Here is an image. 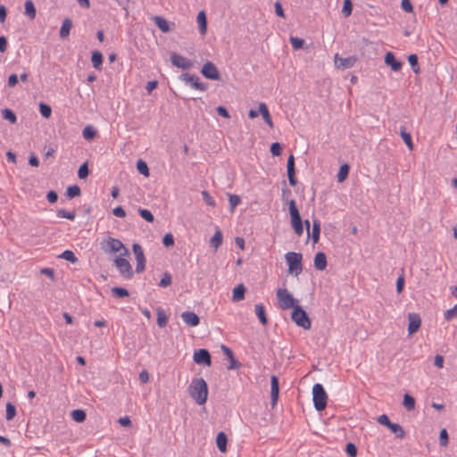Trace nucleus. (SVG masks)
<instances>
[{"instance_id": "nucleus-63", "label": "nucleus", "mask_w": 457, "mask_h": 457, "mask_svg": "<svg viewBox=\"0 0 457 457\" xmlns=\"http://www.w3.org/2000/svg\"><path fill=\"white\" fill-rule=\"evenodd\" d=\"M112 213L114 216L119 218H124L126 216V212L121 206H117L112 210Z\"/></svg>"}, {"instance_id": "nucleus-34", "label": "nucleus", "mask_w": 457, "mask_h": 457, "mask_svg": "<svg viewBox=\"0 0 457 457\" xmlns=\"http://www.w3.org/2000/svg\"><path fill=\"white\" fill-rule=\"evenodd\" d=\"M350 167L347 163H345L340 166L339 171L337 173V181L343 182L346 179L349 173Z\"/></svg>"}, {"instance_id": "nucleus-48", "label": "nucleus", "mask_w": 457, "mask_h": 457, "mask_svg": "<svg viewBox=\"0 0 457 457\" xmlns=\"http://www.w3.org/2000/svg\"><path fill=\"white\" fill-rule=\"evenodd\" d=\"M172 278L169 272H165L159 282V287H167L171 285Z\"/></svg>"}, {"instance_id": "nucleus-44", "label": "nucleus", "mask_w": 457, "mask_h": 457, "mask_svg": "<svg viewBox=\"0 0 457 457\" xmlns=\"http://www.w3.org/2000/svg\"><path fill=\"white\" fill-rule=\"evenodd\" d=\"M408 62H409L410 65L411 66L413 71L415 73H419L420 66H419V62H418V56L414 54H410L408 57Z\"/></svg>"}, {"instance_id": "nucleus-46", "label": "nucleus", "mask_w": 457, "mask_h": 457, "mask_svg": "<svg viewBox=\"0 0 457 457\" xmlns=\"http://www.w3.org/2000/svg\"><path fill=\"white\" fill-rule=\"evenodd\" d=\"M57 216L59 218L68 219L70 220H73L75 219L76 213L75 212H67L64 209H60L57 211Z\"/></svg>"}, {"instance_id": "nucleus-42", "label": "nucleus", "mask_w": 457, "mask_h": 457, "mask_svg": "<svg viewBox=\"0 0 457 457\" xmlns=\"http://www.w3.org/2000/svg\"><path fill=\"white\" fill-rule=\"evenodd\" d=\"M39 112H40V114L44 118L48 119V118H50V116L52 114V108L50 105H48L46 104L40 103L39 104Z\"/></svg>"}, {"instance_id": "nucleus-7", "label": "nucleus", "mask_w": 457, "mask_h": 457, "mask_svg": "<svg viewBox=\"0 0 457 457\" xmlns=\"http://www.w3.org/2000/svg\"><path fill=\"white\" fill-rule=\"evenodd\" d=\"M102 248L105 252L111 253H118L123 251V253H120L121 255L129 253L128 249L124 246L122 242L113 237H109L108 240L106 241V245H103Z\"/></svg>"}, {"instance_id": "nucleus-30", "label": "nucleus", "mask_w": 457, "mask_h": 457, "mask_svg": "<svg viewBox=\"0 0 457 457\" xmlns=\"http://www.w3.org/2000/svg\"><path fill=\"white\" fill-rule=\"evenodd\" d=\"M222 232L220 229H217L210 240L211 245L215 249H218L222 244Z\"/></svg>"}, {"instance_id": "nucleus-33", "label": "nucleus", "mask_w": 457, "mask_h": 457, "mask_svg": "<svg viewBox=\"0 0 457 457\" xmlns=\"http://www.w3.org/2000/svg\"><path fill=\"white\" fill-rule=\"evenodd\" d=\"M2 116L4 120H9L12 124H15L17 122L16 114L11 109H3Z\"/></svg>"}, {"instance_id": "nucleus-32", "label": "nucleus", "mask_w": 457, "mask_h": 457, "mask_svg": "<svg viewBox=\"0 0 457 457\" xmlns=\"http://www.w3.org/2000/svg\"><path fill=\"white\" fill-rule=\"evenodd\" d=\"M403 405L407 411H412L415 408V399L409 394L403 395Z\"/></svg>"}, {"instance_id": "nucleus-22", "label": "nucleus", "mask_w": 457, "mask_h": 457, "mask_svg": "<svg viewBox=\"0 0 457 457\" xmlns=\"http://www.w3.org/2000/svg\"><path fill=\"white\" fill-rule=\"evenodd\" d=\"M72 27V21L71 19L66 18L63 20L61 29H60V37L65 39L70 35V30Z\"/></svg>"}, {"instance_id": "nucleus-6", "label": "nucleus", "mask_w": 457, "mask_h": 457, "mask_svg": "<svg viewBox=\"0 0 457 457\" xmlns=\"http://www.w3.org/2000/svg\"><path fill=\"white\" fill-rule=\"evenodd\" d=\"M278 306L282 310H287L296 306L295 299L286 288H278L276 292Z\"/></svg>"}, {"instance_id": "nucleus-35", "label": "nucleus", "mask_w": 457, "mask_h": 457, "mask_svg": "<svg viewBox=\"0 0 457 457\" xmlns=\"http://www.w3.org/2000/svg\"><path fill=\"white\" fill-rule=\"evenodd\" d=\"M71 418L76 422L81 423L86 420L87 414H86L85 411L77 409V410H74L71 411Z\"/></svg>"}, {"instance_id": "nucleus-26", "label": "nucleus", "mask_w": 457, "mask_h": 457, "mask_svg": "<svg viewBox=\"0 0 457 457\" xmlns=\"http://www.w3.org/2000/svg\"><path fill=\"white\" fill-rule=\"evenodd\" d=\"M227 443H228V438H227L226 434L224 432H220L216 437V445H217L218 449L221 453H226Z\"/></svg>"}, {"instance_id": "nucleus-20", "label": "nucleus", "mask_w": 457, "mask_h": 457, "mask_svg": "<svg viewBox=\"0 0 457 457\" xmlns=\"http://www.w3.org/2000/svg\"><path fill=\"white\" fill-rule=\"evenodd\" d=\"M327 257L324 253L319 252L314 257V266L318 270H324L327 267Z\"/></svg>"}, {"instance_id": "nucleus-62", "label": "nucleus", "mask_w": 457, "mask_h": 457, "mask_svg": "<svg viewBox=\"0 0 457 457\" xmlns=\"http://www.w3.org/2000/svg\"><path fill=\"white\" fill-rule=\"evenodd\" d=\"M229 359V365L228 367V370H236V369H238L241 367V363L239 361H237L235 358H234V355L231 356Z\"/></svg>"}, {"instance_id": "nucleus-5", "label": "nucleus", "mask_w": 457, "mask_h": 457, "mask_svg": "<svg viewBox=\"0 0 457 457\" xmlns=\"http://www.w3.org/2000/svg\"><path fill=\"white\" fill-rule=\"evenodd\" d=\"M286 261L288 264V271L295 276H298L303 271V255L299 253L288 252L285 255Z\"/></svg>"}, {"instance_id": "nucleus-17", "label": "nucleus", "mask_w": 457, "mask_h": 457, "mask_svg": "<svg viewBox=\"0 0 457 457\" xmlns=\"http://www.w3.org/2000/svg\"><path fill=\"white\" fill-rule=\"evenodd\" d=\"M270 401L272 407H274L278 402L279 394V382L278 378L275 375L271 376L270 378Z\"/></svg>"}, {"instance_id": "nucleus-55", "label": "nucleus", "mask_w": 457, "mask_h": 457, "mask_svg": "<svg viewBox=\"0 0 457 457\" xmlns=\"http://www.w3.org/2000/svg\"><path fill=\"white\" fill-rule=\"evenodd\" d=\"M282 146L278 142H274L270 145V153L274 156H279L281 154Z\"/></svg>"}, {"instance_id": "nucleus-8", "label": "nucleus", "mask_w": 457, "mask_h": 457, "mask_svg": "<svg viewBox=\"0 0 457 457\" xmlns=\"http://www.w3.org/2000/svg\"><path fill=\"white\" fill-rule=\"evenodd\" d=\"M132 250L137 261L136 272L141 273L145 269V257L144 254V250L142 246L137 243L133 244Z\"/></svg>"}, {"instance_id": "nucleus-31", "label": "nucleus", "mask_w": 457, "mask_h": 457, "mask_svg": "<svg viewBox=\"0 0 457 457\" xmlns=\"http://www.w3.org/2000/svg\"><path fill=\"white\" fill-rule=\"evenodd\" d=\"M93 67L99 70L103 63V54L98 51H94L91 56Z\"/></svg>"}, {"instance_id": "nucleus-52", "label": "nucleus", "mask_w": 457, "mask_h": 457, "mask_svg": "<svg viewBox=\"0 0 457 457\" xmlns=\"http://www.w3.org/2000/svg\"><path fill=\"white\" fill-rule=\"evenodd\" d=\"M290 43L295 50H298L303 46L304 40L300 37H291Z\"/></svg>"}, {"instance_id": "nucleus-59", "label": "nucleus", "mask_w": 457, "mask_h": 457, "mask_svg": "<svg viewBox=\"0 0 457 457\" xmlns=\"http://www.w3.org/2000/svg\"><path fill=\"white\" fill-rule=\"evenodd\" d=\"M290 195H291V190L289 188H287V187L286 186V183L284 182V187H282V201L288 204V201L291 200V199H289Z\"/></svg>"}, {"instance_id": "nucleus-25", "label": "nucleus", "mask_w": 457, "mask_h": 457, "mask_svg": "<svg viewBox=\"0 0 457 457\" xmlns=\"http://www.w3.org/2000/svg\"><path fill=\"white\" fill-rule=\"evenodd\" d=\"M197 22L201 35H205L207 31V18L204 11L198 12Z\"/></svg>"}, {"instance_id": "nucleus-49", "label": "nucleus", "mask_w": 457, "mask_h": 457, "mask_svg": "<svg viewBox=\"0 0 457 457\" xmlns=\"http://www.w3.org/2000/svg\"><path fill=\"white\" fill-rule=\"evenodd\" d=\"M352 11H353V3H352V1L351 0H344L342 13L345 17H348V16L351 15Z\"/></svg>"}, {"instance_id": "nucleus-43", "label": "nucleus", "mask_w": 457, "mask_h": 457, "mask_svg": "<svg viewBox=\"0 0 457 457\" xmlns=\"http://www.w3.org/2000/svg\"><path fill=\"white\" fill-rule=\"evenodd\" d=\"M168 323V317L165 315L162 310L158 309L157 311V324L161 328H164Z\"/></svg>"}, {"instance_id": "nucleus-40", "label": "nucleus", "mask_w": 457, "mask_h": 457, "mask_svg": "<svg viewBox=\"0 0 457 457\" xmlns=\"http://www.w3.org/2000/svg\"><path fill=\"white\" fill-rule=\"evenodd\" d=\"M137 169L138 172L140 174L144 175L145 177H148L150 174L149 168H148L146 162L143 160L137 161Z\"/></svg>"}, {"instance_id": "nucleus-13", "label": "nucleus", "mask_w": 457, "mask_h": 457, "mask_svg": "<svg viewBox=\"0 0 457 457\" xmlns=\"http://www.w3.org/2000/svg\"><path fill=\"white\" fill-rule=\"evenodd\" d=\"M180 79L184 80L186 83H189L193 88L200 90V91H205L206 86L204 83H201L199 81V78L195 75H192L189 73H183L180 75Z\"/></svg>"}, {"instance_id": "nucleus-41", "label": "nucleus", "mask_w": 457, "mask_h": 457, "mask_svg": "<svg viewBox=\"0 0 457 457\" xmlns=\"http://www.w3.org/2000/svg\"><path fill=\"white\" fill-rule=\"evenodd\" d=\"M59 257L62 258L66 261H69L71 263H75L78 262V258L75 256L74 253L71 250H65L59 255Z\"/></svg>"}, {"instance_id": "nucleus-3", "label": "nucleus", "mask_w": 457, "mask_h": 457, "mask_svg": "<svg viewBox=\"0 0 457 457\" xmlns=\"http://www.w3.org/2000/svg\"><path fill=\"white\" fill-rule=\"evenodd\" d=\"M312 400L317 411H323L327 406L328 395L321 384H315L312 387Z\"/></svg>"}, {"instance_id": "nucleus-58", "label": "nucleus", "mask_w": 457, "mask_h": 457, "mask_svg": "<svg viewBox=\"0 0 457 457\" xmlns=\"http://www.w3.org/2000/svg\"><path fill=\"white\" fill-rule=\"evenodd\" d=\"M162 244L166 247L172 246L174 245V237H173L172 234H170V233L165 234L162 238Z\"/></svg>"}, {"instance_id": "nucleus-47", "label": "nucleus", "mask_w": 457, "mask_h": 457, "mask_svg": "<svg viewBox=\"0 0 457 457\" xmlns=\"http://www.w3.org/2000/svg\"><path fill=\"white\" fill-rule=\"evenodd\" d=\"M88 174H89V170H88L87 162H84L79 168L78 176L80 179H85L87 178Z\"/></svg>"}, {"instance_id": "nucleus-28", "label": "nucleus", "mask_w": 457, "mask_h": 457, "mask_svg": "<svg viewBox=\"0 0 457 457\" xmlns=\"http://www.w3.org/2000/svg\"><path fill=\"white\" fill-rule=\"evenodd\" d=\"M25 15H27L30 20L35 19L37 11L36 7L31 0H27L25 2Z\"/></svg>"}, {"instance_id": "nucleus-37", "label": "nucleus", "mask_w": 457, "mask_h": 457, "mask_svg": "<svg viewBox=\"0 0 457 457\" xmlns=\"http://www.w3.org/2000/svg\"><path fill=\"white\" fill-rule=\"evenodd\" d=\"M112 295L118 298H124L129 295V291L126 288L114 287L111 289Z\"/></svg>"}, {"instance_id": "nucleus-4", "label": "nucleus", "mask_w": 457, "mask_h": 457, "mask_svg": "<svg viewBox=\"0 0 457 457\" xmlns=\"http://www.w3.org/2000/svg\"><path fill=\"white\" fill-rule=\"evenodd\" d=\"M291 319L298 327L304 329H310L312 327V322L308 314L303 307L298 304L294 307L291 313Z\"/></svg>"}, {"instance_id": "nucleus-1", "label": "nucleus", "mask_w": 457, "mask_h": 457, "mask_svg": "<svg viewBox=\"0 0 457 457\" xmlns=\"http://www.w3.org/2000/svg\"><path fill=\"white\" fill-rule=\"evenodd\" d=\"M189 395L198 404L203 405L208 398V386L203 378H194L187 388Z\"/></svg>"}, {"instance_id": "nucleus-51", "label": "nucleus", "mask_w": 457, "mask_h": 457, "mask_svg": "<svg viewBox=\"0 0 457 457\" xmlns=\"http://www.w3.org/2000/svg\"><path fill=\"white\" fill-rule=\"evenodd\" d=\"M15 415H16L15 406L12 403H8L6 404V420H11L15 417Z\"/></svg>"}, {"instance_id": "nucleus-12", "label": "nucleus", "mask_w": 457, "mask_h": 457, "mask_svg": "<svg viewBox=\"0 0 457 457\" xmlns=\"http://www.w3.org/2000/svg\"><path fill=\"white\" fill-rule=\"evenodd\" d=\"M202 74L209 79L219 80L220 79V71L217 67L211 62H207L204 64L202 70Z\"/></svg>"}, {"instance_id": "nucleus-50", "label": "nucleus", "mask_w": 457, "mask_h": 457, "mask_svg": "<svg viewBox=\"0 0 457 457\" xmlns=\"http://www.w3.org/2000/svg\"><path fill=\"white\" fill-rule=\"evenodd\" d=\"M138 212L140 214V216L146 221L148 222H153L154 220V217L153 215V213L149 211V210H146V209H139L138 210Z\"/></svg>"}, {"instance_id": "nucleus-57", "label": "nucleus", "mask_w": 457, "mask_h": 457, "mask_svg": "<svg viewBox=\"0 0 457 457\" xmlns=\"http://www.w3.org/2000/svg\"><path fill=\"white\" fill-rule=\"evenodd\" d=\"M202 195H203V198L207 205L212 206V207L215 206L214 199L210 195V194L207 191H205V190L202 191Z\"/></svg>"}, {"instance_id": "nucleus-56", "label": "nucleus", "mask_w": 457, "mask_h": 457, "mask_svg": "<svg viewBox=\"0 0 457 457\" xmlns=\"http://www.w3.org/2000/svg\"><path fill=\"white\" fill-rule=\"evenodd\" d=\"M455 317H457V303L452 309H449L445 312V318L446 320H451Z\"/></svg>"}, {"instance_id": "nucleus-39", "label": "nucleus", "mask_w": 457, "mask_h": 457, "mask_svg": "<svg viewBox=\"0 0 457 457\" xmlns=\"http://www.w3.org/2000/svg\"><path fill=\"white\" fill-rule=\"evenodd\" d=\"M82 135L86 140H91L96 137V130L92 126H87L84 128Z\"/></svg>"}, {"instance_id": "nucleus-18", "label": "nucleus", "mask_w": 457, "mask_h": 457, "mask_svg": "<svg viewBox=\"0 0 457 457\" xmlns=\"http://www.w3.org/2000/svg\"><path fill=\"white\" fill-rule=\"evenodd\" d=\"M181 318L183 321L190 327H196L200 323L199 317L193 312L187 311L182 312Z\"/></svg>"}, {"instance_id": "nucleus-53", "label": "nucleus", "mask_w": 457, "mask_h": 457, "mask_svg": "<svg viewBox=\"0 0 457 457\" xmlns=\"http://www.w3.org/2000/svg\"><path fill=\"white\" fill-rule=\"evenodd\" d=\"M228 201L231 212H233L235 208L239 204L241 199L237 195H229Z\"/></svg>"}, {"instance_id": "nucleus-27", "label": "nucleus", "mask_w": 457, "mask_h": 457, "mask_svg": "<svg viewBox=\"0 0 457 457\" xmlns=\"http://www.w3.org/2000/svg\"><path fill=\"white\" fill-rule=\"evenodd\" d=\"M320 233V220L317 219H314L312 220V241L314 244L319 242Z\"/></svg>"}, {"instance_id": "nucleus-29", "label": "nucleus", "mask_w": 457, "mask_h": 457, "mask_svg": "<svg viewBox=\"0 0 457 457\" xmlns=\"http://www.w3.org/2000/svg\"><path fill=\"white\" fill-rule=\"evenodd\" d=\"M388 429H390V431L394 433L397 438L402 439L405 436V431L403 430V427L397 423L392 422Z\"/></svg>"}, {"instance_id": "nucleus-36", "label": "nucleus", "mask_w": 457, "mask_h": 457, "mask_svg": "<svg viewBox=\"0 0 457 457\" xmlns=\"http://www.w3.org/2000/svg\"><path fill=\"white\" fill-rule=\"evenodd\" d=\"M80 194H81V190H80L79 187L77 185L71 186L66 190V195L70 199L79 196Z\"/></svg>"}, {"instance_id": "nucleus-61", "label": "nucleus", "mask_w": 457, "mask_h": 457, "mask_svg": "<svg viewBox=\"0 0 457 457\" xmlns=\"http://www.w3.org/2000/svg\"><path fill=\"white\" fill-rule=\"evenodd\" d=\"M378 422L381 425L386 426L387 428L391 425V421L389 420V418L386 414H382L378 418Z\"/></svg>"}, {"instance_id": "nucleus-45", "label": "nucleus", "mask_w": 457, "mask_h": 457, "mask_svg": "<svg viewBox=\"0 0 457 457\" xmlns=\"http://www.w3.org/2000/svg\"><path fill=\"white\" fill-rule=\"evenodd\" d=\"M439 442L440 445L443 447H445L448 445L449 443V436L448 432L445 428H442L439 433Z\"/></svg>"}, {"instance_id": "nucleus-9", "label": "nucleus", "mask_w": 457, "mask_h": 457, "mask_svg": "<svg viewBox=\"0 0 457 457\" xmlns=\"http://www.w3.org/2000/svg\"><path fill=\"white\" fill-rule=\"evenodd\" d=\"M114 263L122 277L130 278L133 276L132 267L127 259L117 257Z\"/></svg>"}, {"instance_id": "nucleus-14", "label": "nucleus", "mask_w": 457, "mask_h": 457, "mask_svg": "<svg viewBox=\"0 0 457 457\" xmlns=\"http://www.w3.org/2000/svg\"><path fill=\"white\" fill-rule=\"evenodd\" d=\"M335 65L337 68L341 70H346L352 68L357 62L355 56H348L345 58L339 57L338 54L335 55Z\"/></svg>"}, {"instance_id": "nucleus-2", "label": "nucleus", "mask_w": 457, "mask_h": 457, "mask_svg": "<svg viewBox=\"0 0 457 457\" xmlns=\"http://www.w3.org/2000/svg\"><path fill=\"white\" fill-rule=\"evenodd\" d=\"M288 209H289V214H290V218H291L292 227L295 230V233L300 237L303 233V221L301 219L299 210L296 206V203L295 200L288 201Z\"/></svg>"}, {"instance_id": "nucleus-38", "label": "nucleus", "mask_w": 457, "mask_h": 457, "mask_svg": "<svg viewBox=\"0 0 457 457\" xmlns=\"http://www.w3.org/2000/svg\"><path fill=\"white\" fill-rule=\"evenodd\" d=\"M401 137L410 150L413 149L411 134L406 132L405 128H401Z\"/></svg>"}, {"instance_id": "nucleus-24", "label": "nucleus", "mask_w": 457, "mask_h": 457, "mask_svg": "<svg viewBox=\"0 0 457 457\" xmlns=\"http://www.w3.org/2000/svg\"><path fill=\"white\" fill-rule=\"evenodd\" d=\"M245 287L243 284H239L233 289L232 301L239 302L245 298Z\"/></svg>"}, {"instance_id": "nucleus-16", "label": "nucleus", "mask_w": 457, "mask_h": 457, "mask_svg": "<svg viewBox=\"0 0 457 457\" xmlns=\"http://www.w3.org/2000/svg\"><path fill=\"white\" fill-rule=\"evenodd\" d=\"M408 320V333L409 335H412L419 330L421 324V319L417 313H409Z\"/></svg>"}, {"instance_id": "nucleus-11", "label": "nucleus", "mask_w": 457, "mask_h": 457, "mask_svg": "<svg viewBox=\"0 0 457 457\" xmlns=\"http://www.w3.org/2000/svg\"><path fill=\"white\" fill-rule=\"evenodd\" d=\"M193 360L196 364L211 366L212 357L208 350L198 349L195 351Z\"/></svg>"}, {"instance_id": "nucleus-64", "label": "nucleus", "mask_w": 457, "mask_h": 457, "mask_svg": "<svg viewBox=\"0 0 457 457\" xmlns=\"http://www.w3.org/2000/svg\"><path fill=\"white\" fill-rule=\"evenodd\" d=\"M404 286V278L401 275L396 280V291L398 294L402 293Z\"/></svg>"}, {"instance_id": "nucleus-10", "label": "nucleus", "mask_w": 457, "mask_h": 457, "mask_svg": "<svg viewBox=\"0 0 457 457\" xmlns=\"http://www.w3.org/2000/svg\"><path fill=\"white\" fill-rule=\"evenodd\" d=\"M170 62L172 65L183 70H188L193 67V62L191 60L177 53H172L170 54Z\"/></svg>"}, {"instance_id": "nucleus-15", "label": "nucleus", "mask_w": 457, "mask_h": 457, "mask_svg": "<svg viewBox=\"0 0 457 457\" xmlns=\"http://www.w3.org/2000/svg\"><path fill=\"white\" fill-rule=\"evenodd\" d=\"M154 24L163 33H168L175 29V23H170L166 19L162 16H154L153 18Z\"/></svg>"}, {"instance_id": "nucleus-60", "label": "nucleus", "mask_w": 457, "mask_h": 457, "mask_svg": "<svg viewBox=\"0 0 457 457\" xmlns=\"http://www.w3.org/2000/svg\"><path fill=\"white\" fill-rule=\"evenodd\" d=\"M401 7L406 12H413V6H412V4H411L410 0H402Z\"/></svg>"}, {"instance_id": "nucleus-21", "label": "nucleus", "mask_w": 457, "mask_h": 457, "mask_svg": "<svg viewBox=\"0 0 457 457\" xmlns=\"http://www.w3.org/2000/svg\"><path fill=\"white\" fill-rule=\"evenodd\" d=\"M259 112L262 116V118H263L264 121L266 122V124L270 129H272L273 128V122H272V120H271L269 109H268L267 105L264 103H261L259 104Z\"/></svg>"}, {"instance_id": "nucleus-19", "label": "nucleus", "mask_w": 457, "mask_h": 457, "mask_svg": "<svg viewBox=\"0 0 457 457\" xmlns=\"http://www.w3.org/2000/svg\"><path fill=\"white\" fill-rule=\"evenodd\" d=\"M385 63L391 67L394 71L401 70L403 63L395 59L393 53L387 52L385 55Z\"/></svg>"}, {"instance_id": "nucleus-23", "label": "nucleus", "mask_w": 457, "mask_h": 457, "mask_svg": "<svg viewBox=\"0 0 457 457\" xmlns=\"http://www.w3.org/2000/svg\"><path fill=\"white\" fill-rule=\"evenodd\" d=\"M255 314L258 317L262 325L265 326L268 324V318L265 312V307L262 303H258L255 305Z\"/></svg>"}, {"instance_id": "nucleus-54", "label": "nucleus", "mask_w": 457, "mask_h": 457, "mask_svg": "<svg viewBox=\"0 0 457 457\" xmlns=\"http://www.w3.org/2000/svg\"><path fill=\"white\" fill-rule=\"evenodd\" d=\"M345 452L350 457L357 456V447L353 443H348L345 447Z\"/></svg>"}]
</instances>
